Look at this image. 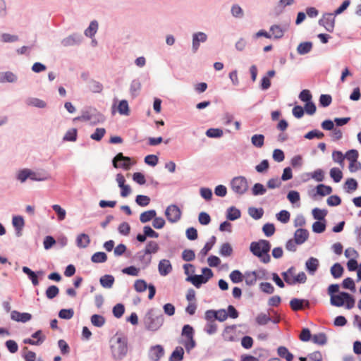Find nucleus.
Masks as SVG:
<instances>
[{"label": "nucleus", "instance_id": "1", "mask_svg": "<svg viewBox=\"0 0 361 361\" xmlns=\"http://www.w3.org/2000/svg\"><path fill=\"white\" fill-rule=\"evenodd\" d=\"M111 357L114 361H122L128 355V339L123 332L117 331L109 340Z\"/></svg>", "mask_w": 361, "mask_h": 361}, {"label": "nucleus", "instance_id": "2", "mask_svg": "<svg viewBox=\"0 0 361 361\" xmlns=\"http://www.w3.org/2000/svg\"><path fill=\"white\" fill-rule=\"evenodd\" d=\"M271 244L267 240L261 239L258 241H253L250 245V251L264 264L269 263L271 260L269 254Z\"/></svg>", "mask_w": 361, "mask_h": 361}, {"label": "nucleus", "instance_id": "3", "mask_svg": "<svg viewBox=\"0 0 361 361\" xmlns=\"http://www.w3.org/2000/svg\"><path fill=\"white\" fill-rule=\"evenodd\" d=\"M164 322V315L159 310L151 308L145 315L144 325L147 330L151 331H158Z\"/></svg>", "mask_w": 361, "mask_h": 361}, {"label": "nucleus", "instance_id": "4", "mask_svg": "<svg viewBox=\"0 0 361 361\" xmlns=\"http://www.w3.org/2000/svg\"><path fill=\"white\" fill-rule=\"evenodd\" d=\"M202 274H195L188 276L186 279V281L190 282L193 286H195L197 288L201 287L202 284L206 283L209 279H210L213 276V271L211 269L208 267H204L202 269Z\"/></svg>", "mask_w": 361, "mask_h": 361}, {"label": "nucleus", "instance_id": "5", "mask_svg": "<svg viewBox=\"0 0 361 361\" xmlns=\"http://www.w3.org/2000/svg\"><path fill=\"white\" fill-rule=\"evenodd\" d=\"M232 190L238 195H244L248 190V182L244 176L234 177L231 181Z\"/></svg>", "mask_w": 361, "mask_h": 361}, {"label": "nucleus", "instance_id": "6", "mask_svg": "<svg viewBox=\"0 0 361 361\" xmlns=\"http://www.w3.org/2000/svg\"><path fill=\"white\" fill-rule=\"evenodd\" d=\"M112 164L116 169L121 168L128 171L133 164L129 157H125L123 153L119 152L113 158Z\"/></svg>", "mask_w": 361, "mask_h": 361}, {"label": "nucleus", "instance_id": "7", "mask_svg": "<svg viewBox=\"0 0 361 361\" xmlns=\"http://www.w3.org/2000/svg\"><path fill=\"white\" fill-rule=\"evenodd\" d=\"M334 13H326L319 20V25L323 26L327 32H333L335 27V17Z\"/></svg>", "mask_w": 361, "mask_h": 361}, {"label": "nucleus", "instance_id": "8", "mask_svg": "<svg viewBox=\"0 0 361 361\" xmlns=\"http://www.w3.org/2000/svg\"><path fill=\"white\" fill-rule=\"evenodd\" d=\"M165 215L169 222L176 223L180 219L181 211L177 205L171 204L166 209Z\"/></svg>", "mask_w": 361, "mask_h": 361}, {"label": "nucleus", "instance_id": "9", "mask_svg": "<svg viewBox=\"0 0 361 361\" xmlns=\"http://www.w3.org/2000/svg\"><path fill=\"white\" fill-rule=\"evenodd\" d=\"M208 35L202 31L195 32L192 35V51L195 54L200 49V44L207 41Z\"/></svg>", "mask_w": 361, "mask_h": 361}, {"label": "nucleus", "instance_id": "10", "mask_svg": "<svg viewBox=\"0 0 361 361\" xmlns=\"http://www.w3.org/2000/svg\"><path fill=\"white\" fill-rule=\"evenodd\" d=\"M83 37L80 33H73L61 41V44L64 47L76 46L81 44Z\"/></svg>", "mask_w": 361, "mask_h": 361}, {"label": "nucleus", "instance_id": "11", "mask_svg": "<svg viewBox=\"0 0 361 361\" xmlns=\"http://www.w3.org/2000/svg\"><path fill=\"white\" fill-rule=\"evenodd\" d=\"M164 355V349L161 345L151 346L149 349L148 357L150 361H159Z\"/></svg>", "mask_w": 361, "mask_h": 361}, {"label": "nucleus", "instance_id": "12", "mask_svg": "<svg viewBox=\"0 0 361 361\" xmlns=\"http://www.w3.org/2000/svg\"><path fill=\"white\" fill-rule=\"evenodd\" d=\"M51 178L49 173L44 169L33 171L31 169V180L33 181H46Z\"/></svg>", "mask_w": 361, "mask_h": 361}, {"label": "nucleus", "instance_id": "13", "mask_svg": "<svg viewBox=\"0 0 361 361\" xmlns=\"http://www.w3.org/2000/svg\"><path fill=\"white\" fill-rule=\"evenodd\" d=\"M11 319L18 322L26 323L32 319V314L27 312L13 310L11 312Z\"/></svg>", "mask_w": 361, "mask_h": 361}, {"label": "nucleus", "instance_id": "14", "mask_svg": "<svg viewBox=\"0 0 361 361\" xmlns=\"http://www.w3.org/2000/svg\"><path fill=\"white\" fill-rule=\"evenodd\" d=\"M172 265L169 260L161 259L158 264L159 273L162 276H166L172 271Z\"/></svg>", "mask_w": 361, "mask_h": 361}, {"label": "nucleus", "instance_id": "15", "mask_svg": "<svg viewBox=\"0 0 361 361\" xmlns=\"http://www.w3.org/2000/svg\"><path fill=\"white\" fill-rule=\"evenodd\" d=\"M309 237V231L305 228H299L294 233V240L298 245L303 244Z\"/></svg>", "mask_w": 361, "mask_h": 361}, {"label": "nucleus", "instance_id": "16", "mask_svg": "<svg viewBox=\"0 0 361 361\" xmlns=\"http://www.w3.org/2000/svg\"><path fill=\"white\" fill-rule=\"evenodd\" d=\"M12 224L15 228L16 235L18 237L21 236L22 230L25 225V221L22 216H13L12 219Z\"/></svg>", "mask_w": 361, "mask_h": 361}, {"label": "nucleus", "instance_id": "17", "mask_svg": "<svg viewBox=\"0 0 361 361\" xmlns=\"http://www.w3.org/2000/svg\"><path fill=\"white\" fill-rule=\"evenodd\" d=\"M216 237L212 236L208 242H207L203 248L200 251L198 256L200 257L201 261H204L205 256L212 250L216 243Z\"/></svg>", "mask_w": 361, "mask_h": 361}, {"label": "nucleus", "instance_id": "18", "mask_svg": "<svg viewBox=\"0 0 361 361\" xmlns=\"http://www.w3.org/2000/svg\"><path fill=\"white\" fill-rule=\"evenodd\" d=\"M347 292H340L338 294L332 295L330 298V303L335 307H342L345 305V296Z\"/></svg>", "mask_w": 361, "mask_h": 361}, {"label": "nucleus", "instance_id": "19", "mask_svg": "<svg viewBox=\"0 0 361 361\" xmlns=\"http://www.w3.org/2000/svg\"><path fill=\"white\" fill-rule=\"evenodd\" d=\"M16 178L21 183H24L27 179L31 180V169L27 168L20 169L16 173Z\"/></svg>", "mask_w": 361, "mask_h": 361}, {"label": "nucleus", "instance_id": "20", "mask_svg": "<svg viewBox=\"0 0 361 361\" xmlns=\"http://www.w3.org/2000/svg\"><path fill=\"white\" fill-rule=\"evenodd\" d=\"M319 265V260L313 257H310L305 262L306 269L310 274H314L316 272Z\"/></svg>", "mask_w": 361, "mask_h": 361}, {"label": "nucleus", "instance_id": "21", "mask_svg": "<svg viewBox=\"0 0 361 361\" xmlns=\"http://www.w3.org/2000/svg\"><path fill=\"white\" fill-rule=\"evenodd\" d=\"M115 281V279L113 275L105 274L100 277L99 283L101 286L106 289L111 288Z\"/></svg>", "mask_w": 361, "mask_h": 361}, {"label": "nucleus", "instance_id": "22", "mask_svg": "<svg viewBox=\"0 0 361 361\" xmlns=\"http://www.w3.org/2000/svg\"><path fill=\"white\" fill-rule=\"evenodd\" d=\"M25 104L27 106H35L39 109H44L47 106V103L44 100L36 97L27 98Z\"/></svg>", "mask_w": 361, "mask_h": 361}, {"label": "nucleus", "instance_id": "23", "mask_svg": "<svg viewBox=\"0 0 361 361\" xmlns=\"http://www.w3.org/2000/svg\"><path fill=\"white\" fill-rule=\"evenodd\" d=\"M90 243V238L87 234L80 233L76 238V245L79 248H86Z\"/></svg>", "mask_w": 361, "mask_h": 361}, {"label": "nucleus", "instance_id": "24", "mask_svg": "<svg viewBox=\"0 0 361 361\" xmlns=\"http://www.w3.org/2000/svg\"><path fill=\"white\" fill-rule=\"evenodd\" d=\"M147 255H148L145 253L144 250L139 251L136 254V257L139 260V262L142 264L143 269L147 267L151 263L152 257Z\"/></svg>", "mask_w": 361, "mask_h": 361}, {"label": "nucleus", "instance_id": "25", "mask_svg": "<svg viewBox=\"0 0 361 361\" xmlns=\"http://www.w3.org/2000/svg\"><path fill=\"white\" fill-rule=\"evenodd\" d=\"M99 27L98 22L96 20H92L89 26L85 30L84 34L87 37H93L97 33Z\"/></svg>", "mask_w": 361, "mask_h": 361}, {"label": "nucleus", "instance_id": "26", "mask_svg": "<svg viewBox=\"0 0 361 361\" xmlns=\"http://www.w3.org/2000/svg\"><path fill=\"white\" fill-rule=\"evenodd\" d=\"M230 12L231 16L237 19H242L245 16L243 9L238 4H233Z\"/></svg>", "mask_w": 361, "mask_h": 361}, {"label": "nucleus", "instance_id": "27", "mask_svg": "<svg viewBox=\"0 0 361 361\" xmlns=\"http://www.w3.org/2000/svg\"><path fill=\"white\" fill-rule=\"evenodd\" d=\"M241 216L240 209H237L234 206L230 207L226 211V218L230 221H235L239 219Z\"/></svg>", "mask_w": 361, "mask_h": 361}, {"label": "nucleus", "instance_id": "28", "mask_svg": "<svg viewBox=\"0 0 361 361\" xmlns=\"http://www.w3.org/2000/svg\"><path fill=\"white\" fill-rule=\"evenodd\" d=\"M312 43L311 42H304L298 44L297 51L300 55H305L311 51Z\"/></svg>", "mask_w": 361, "mask_h": 361}, {"label": "nucleus", "instance_id": "29", "mask_svg": "<svg viewBox=\"0 0 361 361\" xmlns=\"http://www.w3.org/2000/svg\"><path fill=\"white\" fill-rule=\"evenodd\" d=\"M184 355V350L180 346H177L172 352L169 361H182Z\"/></svg>", "mask_w": 361, "mask_h": 361}, {"label": "nucleus", "instance_id": "30", "mask_svg": "<svg viewBox=\"0 0 361 361\" xmlns=\"http://www.w3.org/2000/svg\"><path fill=\"white\" fill-rule=\"evenodd\" d=\"M306 176L308 178H312L317 182H322L324 180V171L318 169L312 172L307 173Z\"/></svg>", "mask_w": 361, "mask_h": 361}, {"label": "nucleus", "instance_id": "31", "mask_svg": "<svg viewBox=\"0 0 361 361\" xmlns=\"http://www.w3.org/2000/svg\"><path fill=\"white\" fill-rule=\"evenodd\" d=\"M22 270L23 272L28 276L33 286H36L39 285V280L37 274H35V271H33L27 267H23Z\"/></svg>", "mask_w": 361, "mask_h": 361}, {"label": "nucleus", "instance_id": "32", "mask_svg": "<svg viewBox=\"0 0 361 361\" xmlns=\"http://www.w3.org/2000/svg\"><path fill=\"white\" fill-rule=\"evenodd\" d=\"M277 353L279 357L286 359V361H292L293 360V355L290 353L288 349L285 346L279 347Z\"/></svg>", "mask_w": 361, "mask_h": 361}, {"label": "nucleus", "instance_id": "33", "mask_svg": "<svg viewBox=\"0 0 361 361\" xmlns=\"http://www.w3.org/2000/svg\"><path fill=\"white\" fill-rule=\"evenodd\" d=\"M157 215V212L154 209H151L142 212L140 216V221L145 224L153 219Z\"/></svg>", "mask_w": 361, "mask_h": 361}, {"label": "nucleus", "instance_id": "34", "mask_svg": "<svg viewBox=\"0 0 361 361\" xmlns=\"http://www.w3.org/2000/svg\"><path fill=\"white\" fill-rule=\"evenodd\" d=\"M159 250V246L158 243L156 241L150 240L147 243L144 251L145 252V253L150 255L152 254L157 253Z\"/></svg>", "mask_w": 361, "mask_h": 361}, {"label": "nucleus", "instance_id": "35", "mask_svg": "<svg viewBox=\"0 0 361 361\" xmlns=\"http://www.w3.org/2000/svg\"><path fill=\"white\" fill-rule=\"evenodd\" d=\"M93 113L91 116V119L89 121L93 125H96L97 123H103L105 120V117L102 114L99 112L96 109L92 111Z\"/></svg>", "mask_w": 361, "mask_h": 361}, {"label": "nucleus", "instance_id": "36", "mask_svg": "<svg viewBox=\"0 0 361 361\" xmlns=\"http://www.w3.org/2000/svg\"><path fill=\"white\" fill-rule=\"evenodd\" d=\"M141 89V83L138 79H134L132 80L130 86V92L133 97L138 95L139 92Z\"/></svg>", "mask_w": 361, "mask_h": 361}, {"label": "nucleus", "instance_id": "37", "mask_svg": "<svg viewBox=\"0 0 361 361\" xmlns=\"http://www.w3.org/2000/svg\"><path fill=\"white\" fill-rule=\"evenodd\" d=\"M251 143L253 146L261 148L264 144V136L262 134H255L251 137Z\"/></svg>", "mask_w": 361, "mask_h": 361}, {"label": "nucleus", "instance_id": "38", "mask_svg": "<svg viewBox=\"0 0 361 361\" xmlns=\"http://www.w3.org/2000/svg\"><path fill=\"white\" fill-rule=\"evenodd\" d=\"M257 280V273L254 271H247L245 274V281L246 285L251 286L255 284Z\"/></svg>", "mask_w": 361, "mask_h": 361}, {"label": "nucleus", "instance_id": "39", "mask_svg": "<svg viewBox=\"0 0 361 361\" xmlns=\"http://www.w3.org/2000/svg\"><path fill=\"white\" fill-rule=\"evenodd\" d=\"M288 281V285L293 286L296 283H304L307 281V276L305 272L301 271L298 275L293 276V281Z\"/></svg>", "mask_w": 361, "mask_h": 361}, {"label": "nucleus", "instance_id": "40", "mask_svg": "<svg viewBox=\"0 0 361 361\" xmlns=\"http://www.w3.org/2000/svg\"><path fill=\"white\" fill-rule=\"evenodd\" d=\"M234 326H226L223 333H222V337L224 341H235V336L233 334Z\"/></svg>", "mask_w": 361, "mask_h": 361}, {"label": "nucleus", "instance_id": "41", "mask_svg": "<svg viewBox=\"0 0 361 361\" xmlns=\"http://www.w3.org/2000/svg\"><path fill=\"white\" fill-rule=\"evenodd\" d=\"M357 182L354 178H348L344 184V189L347 192L355 191L357 188Z\"/></svg>", "mask_w": 361, "mask_h": 361}, {"label": "nucleus", "instance_id": "42", "mask_svg": "<svg viewBox=\"0 0 361 361\" xmlns=\"http://www.w3.org/2000/svg\"><path fill=\"white\" fill-rule=\"evenodd\" d=\"M312 342L315 344L324 345L327 342V337L324 333L314 334L312 337Z\"/></svg>", "mask_w": 361, "mask_h": 361}, {"label": "nucleus", "instance_id": "43", "mask_svg": "<svg viewBox=\"0 0 361 361\" xmlns=\"http://www.w3.org/2000/svg\"><path fill=\"white\" fill-rule=\"evenodd\" d=\"M91 260L94 263H104L107 260V255L104 252H97L92 255Z\"/></svg>", "mask_w": 361, "mask_h": 361}, {"label": "nucleus", "instance_id": "44", "mask_svg": "<svg viewBox=\"0 0 361 361\" xmlns=\"http://www.w3.org/2000/svg\"><path fill=\"white\" fill-rule=\"evenodd\" d=\"M312 213L314 219L326 221L325 216L327 214V210L314 208L312 209Z\"/></svg>", "mask_w": 361, "mask_h": 361}, {"label": "nucleus", "instance_id": "45", "mask_svg": "<svg viewBox=\"0 0 361 361\" xmlns=\"http://www.w3.org/2000/svg\"><path fill=\"white\" fill-rule=\"evenodd\" d=\"M1 41L4 43H14L19 40V37L16 35L10 33H2L1 35Z\"/></svg>", "mask_w": 361, "mask_h": 361}, {"label": "nucleus", "instance_id": "46", "mask_svg": "<svg viewBox=\"0 0 361 361\" xmlns=\"http://www.w3.org/2000/svg\"><path fill=\"white\" fill-rule=\"evenodd\" d=\"M270 31L272 32L275 39H281L283 37L285 30L279 25H273L270 27Z\"/></svg>", "mask_w": 361, "mask_h": 361}, {"label": "nucleus", "instance_id": "47", "mask_svg": "<svg viewBox=\"0 0 361 361\" xmlns=\"http://www.w3.org/2000/svg\"><path fill=\"white\" fill-rule=\"evenodd\" d=\"M249 215L255 220L261 219L264 214L262 208L250 207L248 209Z\"/></svg>", "mask_w": 361, "mask_h": 361}, {"label": "nucleus", "instance_id": "48", "mask_svg": "<svg viewBox=\"0 0 361 361\" xmlns=\"http://www.w3.org/2000/svg\"><path fill=\"white\" fill-rule=\"evenodd\" d=\"M343 273V267L339 263H335L331 268V274L335 279L340 278Z\"/></svg>", "mask_w": 361, "mask_h": 361}, {"label": "nucleus", "instance_id": "49", "mask_svg": "<svg viewBox=\"0 0 361 361\" xmlns=\"http://www.w3.org/2000/svg\"><path fill=\"white\" fill-rule=\"evenodd\" d=\"M267 189L262 183H257L252 188V194L254 196L263 195L266 193Z\"/></svg>", "mask_w": 361, "mask_h": 361}, {"label": "nucleus", "instance_id": "50", "mask_svg": "<svg viewBox=\"0 0 361 361\" xmlns=\"http://www.w3.org/2000/svg\"><path fill=\"white\" fill-rule=\"evenodd\" d=\"M317 194L320 196H326L332 192V188L324 184H319L317 186Z\"/></svg>", "mask_w": 361, "mask_h": 361}, {"label": "nucleus", "instance_id": "51", "mask_svg": "<svg viewBox=\"0 0 361 361\" xmlns=\"http://www.w3.org/2000/svg\"><path fill=\"white\" fill-rule=\"evenodd\" d=\"M303 299L300 298H293L290 301V307L293 311L297 312L299 310H302L303 307Z\"/></svg>", "mask_w": 361, "mask_h": 361}, {"label": "nucleus", "instance_id": "52", "mask_svg": "<svg viewBox=\"0 0 361 361\" xmlns=\"http://www.w3.org/2000/svg\"><path fill=\"white\" fill-rule=\"evenodd\" d=\"M59 293V288L55 285H51L47 288V290L45 291V295L48 299L51 300V299L54 298L55 297H56L58 295Z\"/></svg>", "mask_w": 361, "mask_h": 361}, {"label": "nucleus", "instance_id": "53", "mask_svg": "<svg viewBox=\"0 0 361 361\" xmlns=\"http://www.w3.org/2000/svg\"><path fill=\"white\" fill-rule=\"evenodd\" d=\"M91 323L96 327H102L105 324V318L100 314H93L91 317Z\"/></svg>", "mask_w": 361, "mask_h": 361}, {"label": "nucleus", "instance_id": "54", "mask_svg": "<svg viewBox=\"0 0 361 361\" xmlns=\"http://www.w3.org/2000/svg\"><path fill=\"white\" fill-rule=\"evenodd\" d=\"M331 178L334 180L335 183H338L343 178L342 171L336 167H334L330 170L329 172Z\"/></svg>", "mask_w": 361, "mask_h": 361}, {"label": "nucleus", "instance_id": "55", "mask_svg": "<svg viewBox=\"0 0 361 361\" xmlns=\"http://www.w3.org/2000/svg\"><path fill=\"white\" fill-rule=\"evenodd\" d=\"M205 134L208 137L219 138L223 136L224 132L220 128H209Z\"/></svg>", "mask_w": 361, "mask_h": 361}, {"label": "nucleus", "instance_id": "56", "mask_svg": "<svg viewBox=\"0 0 361 361\" xmlns=\"http://www.w3.org/2000/svg\"><path fill=\"white\" fill-rule=\"evenodd\" d=\"M217 324L214 321L207 322L204 327V331L209 335H213L217 331Z\"/></svg>", "mask_w": 361, "mask_h": 361}, {"label": "nucleus", "instance_id": "57", "mask_svg": "<svg viewBox=\"0 0 361 361\" xmlns=\"http://www.w3.org/2000/svg\"><path fill=\"white\" fill-rule=\"evenodd\" d=\"M271 320V318L268 314L263 312L258 314L255 319L257 324L260 326L266 325Z\"/></svg>", "mask_w": 361, "mask_h": 361}, {"label": "nucleus", "instance_id": "58", "mask_svg": "<svg viewBox=\"0 0 361 361\" xmlns=\"http://www.w3.org/2000/svg\"><path fill=\"white\" fill-rule=\"evenodd\" d=\"M326 229V221H317L312 224V231L316 233H322Z\"/></svg>", "mask_w": 361, "mask_h": 361}, {"label": "nucleus", "instance_id": "59", "mask_svg": "<svg viewBox=\"0 0 361 361\" xmlns=\"http://www.w3.org/2000/svg\"><path fill=\"white\" fill-rule=\"evenodd\" d=\"M232 252L233 248L228 243H224L219 250V254L223 257H229Z\"/></svg>", "mask_w": 361, "mask_h": 361}, {"label": "nucleus", "instance_id": "60", "mask_svg": "<svg viewBox=\"0 0 361 361\" xmlns=\"http://www.w3.org/2000/svg\"><path fill=\"white\" fill-rule=\"evenodd\" d=\"M147 283L143 279H137L135 281L134 288L138 293H142L147 288Z\"/></svg>", "mask_w": 361, "mask_h": 361}, {"label": "nucleus", "instance_id": "61", "mask_svg": "<svg viewBox=\"0 0 361 361\" xmlns=\"http://www.w3.org/2000/svg\"><path fill=\"white\" fill-rule=\"evenodd\" d=\"M282 180L279 177L271 178L268 180L267 186L269 189H276L281 187Z\"/></svg>", "mask_w": 361, "mask_h": 361}, {"label": "nucleus", "instance_id": "62", "mask_svg": "<svg viewBox=\"0 0 361 361\" xmlns=\"http://www.w3.org/2000/svg\"><path fill=\"white\" fill-rule=\"evenodd\" d=\"M52 209L56 213L59 221H63L66 218V212L59 204H53Z\"/></svg>", "mask_w": 361, "mask_h": 361}, {"label": "nucleus", "instance_id": "63", "mask_svg": "<svg viewBox=\"0 0 361 361\" xmlns=\"http://www.w3.org/2000/svg\"><path fill=\"white\" fill-rule=\"evenodd\" d=\"M118 111L121 115L128 116L129 114V106L126 100L123 99L119 102Z\"/></svg>", "mask_w": 361, "mask_h": 361}, {"label": "nucleus", "instance_id": "64", "mask_svg": "<svg viewBox=\"0 0 361 361\" xmlns=\"http://www.w3.org/2000/svg\"><path fill=\"white\" fill-rule=\"evenodd\" d=\"M290 214L287 210H281L276 214V219L278 221L283 224H286L290 220Z\"/></svg>", "mask_w": 361, "mask_h": 361}]
</instances>
